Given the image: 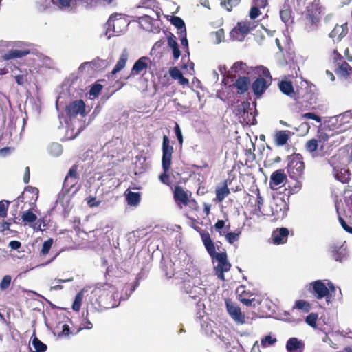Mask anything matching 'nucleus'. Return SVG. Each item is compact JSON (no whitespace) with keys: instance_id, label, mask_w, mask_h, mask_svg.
Instances as JSON below:
<instances>
[{"instance_id":"obj_1","label":"nucleus","mask_w":352,"mask_h":352,"mask_svg":"<svg viewBox=\"0 0 352 352\" xmlns=\"http://www.w3.org/2000/svg\"><path fill=\"white\" fill-rule=\"evenodd\" d=\"M199 234L203 244L210 256L212 259H216L218 264L214 267L215 274L221 280H225L224 273L228 272L231 268V264L228 261V255L226 251L217 252L214 241L210 237V234L206 230H200Z\"/></svg>"},{"instance_id":"obj_2","label":"nucleus","mask_w":352,"mask_h":352,"mask_svg":"<svg viewBox=\"0 0 352 352\" xmlns=\"http://www.w3.org/2000/svg\"><path fill=\"white\" fill-rule=\"evenodd\" d=\"M323 10L324 8L320 0H314L307 6L303 19L306 31L309 32L318 29L320 23Z\"/></svg>"},{"instance_id":"obj_3","label":"nucleus","mask_w":352,"mask_h":352,"mask_svg":"<svg viewBox=\"0 0 352 352\" xmlns=\"http://www.w3.org/2000/svg\"><path fill=\"white\" fill-rule=\"evenodd\" d=\"M99 293L98 302L101 307L110 309L119 305V294L113 285H104L99 289Z\"/></svg>"},{"instance_id":"obj_4","label":"nucleus","mask_w":352,"mask_h":352,"mask_svg":"<svg viewBox=\"0 0 352 352\" xmlns=\"http://www.w3.org/2000/svg\"><path fill=\"white\" fill-rule=\"evenodd\" d=\"M328 287L322 280H317L306 285L307 291L318 300L325 298L327 302L331 298V292H335L336 288L331 282L329 281Z\"/></svg>"},{"instance_id":"obj_5","label":"nucleus","mask_w":352,"mask_h":352,"mask_svg":"<svg viewBox=\"0 0 352 352\" xmlns=\"http://www.w3.org/2000/svg\"><path fill=\"white\" fill-rule=\"evenodd\" d=\"M329 136L322 129H318L315 138L308 140L305 148L313 157L322 156L324 154L326 142L329 140Z\"/></svg>"},{"instance_id":"obj_6","label":"nucleus","mask_w":352,"mask_h":352,"mask_svg":"<svg viewBox=\"0 0 352 352\" xmlns=\"http://www.w3.org/2000/svg\"><path fill=\"white\" fill-rule=\"evenodd\" d=\"M287 170L291 179H302L305 165L302 156L299 153H294L287 157Z\"/></svg>"},{"instance_id":"obj_7","label":"nucleus","mask_w":352,"mask_h":352,"mask_svg":"<svg viewBox=\"0 0 352 352\" xmlns=\"http://www.w3.org/2000/svg\"><path fill=\"white\" fill-rule=\"evenodd\" d=\"M278 87L284 94L294 98L299 104H302L304 98L310 95L307 90L304 91L302 89L297 88L294 91L292 82L288 80L280 81L278 83Z\"/></svg>"},{"instance_id":"obj_8","label":"nucleus","mask_w":352,"mask_h":352,"mask_svg":"<svg viewBox=\"0 0 352 352\" xmlns=\"http://www.w3.org/2000/svg\"><path fill=\"white\" fill-rule=\"evenodd\" d=\"M107 34L118 36L126 30L128 23L124 18L111 16L107 22Z\"/></svg>"},{"instance_id":"obj_9","label":"nucleus","mask_w":352,"mask_h":352,"mask_svg":"<svg viewBox=\"0 0 352 352\" xmlns=\"http://www.w3.org/2000/svg\"><path fill=\"white\" fill-rule=\"evenodd\" d=\"M38 198V189L30 186L25 188L24 191L13 201L14 206L18 208L20 202L28 203L30 206L35 205Z\"/></svg>"},{"instance_id":"obj_10","label":"nucleus","mask_w":352,"mask_h":352,"mask_svg":"<svg viewBox=\"0 0 352 352\" xmlns=\"http://www.w3.org/2000/svg\"><path fill=\"white\" fill-rule=\"evenodd\" d=\"M263 75L267 78H264L263 76H259L252 84V91L258 98L261 97L268 88L272 80L270 71L267 69H265Z\"/></svg>"},{"instance_id":"obj_11","label":"nucleus","mask_w":352,"mask_h":352,"mask_svg":"<svg viewBox=\"0 0 352 352\" xmlns=\"http://www.w3.org/2000/svg\"><path fill=\"white\" fill-rule=\"evenodd\" d=\"M252 29L250 21L238 22L230 33V38L233 41H243Z\"/></svg>"},{"instance_id":"obj_12","label":"nucleus","mask_w":352,"mask_h":352,"mask_svg":"<svg viewBox=\"0 0 352 352\" xmlns=\"http://www.w3.org/2000/svg\"><path fill=\"white\" fill-rule=\"evenodd\" d=\"M162 169L167 170L170 168L172 162V155L174 152L173 146L170 144V140L167 135H164L162 141Z\"/></svg>"},{"instance_id":"obj_13","label":"nucleus","mask_w":352,"mask_h":352,"mask_svg":"<svg viewBox=\"0 0 352 352\" xmlns=\"http://www.w3.org/2000/svg\"><path fill=\"white\" fill-rule=\"evenodd\" d=\"M65 113L70 118L76 117L78 114L85 116V104L82 100H77L71 102L65 107Z\"/></svg>"},{"instance_id":"obj_14","label":"nucleus","mask_w":352,"mask_h":352,"mask_svg":"<svg viewBox=\"0 0 352 352\" xmlns=\"http://www.w3.org/2000/svg\"><path fill=\"white\" fill-rule=\"evenodd\" d=\"M192 192L184 189L181 186H175L173 190V199L177 206L182 208L190 197H191Z\"/></svg>"},{"instance_id":"obj_15","label":"nucleus","mask_w":352,"mask_h":352,"mask_svg":"<svg viewBox=\"0 0 352 352\" xmlns=\"http://www.w3.org/2000/svg\"><path fill=\"white\" fill-rule=\"evenodd\" d=\"M226 309L232 318L238 322L243 323L245 316L241 313L240 307L230 299H226Z\"/></svg>"},{"instance_id":"obj_16","label":"nucleus","mask_w":352,"mask_h":352,"mask_svg":"<svg viewBox=\"0 0 352 352\" xmlns=\"http://www.w3.org/2000/svg\"><path fill=\"white\" fill-rule=\"evenodd\" d=\"M287 177L283 169H278L273 172L270 176V186L272 190H277L280 185L285 184Z\"/></svg>"},{"instance_id":"obj_17","label":"nucleus","mask_w":352,"mask_h":352,"mask_svg":"<svg viewBox=\"0 0 352 352\" xmlns=\"http://www.w3.org/2000/svg\"><path fill=\"white\" fill-rule=\"evenodd\" d=\"M236 292L239 295V300L246 306H256L258 301L255 299L252 293L247 292L244 286L239 287Z\"/></svg>"},{"instance_id":"obj_18","label":"nucleus","mask_w":352,"mask_h":352,"mask_svg":"<svg viewBox=\"0 0 352 352\" xmlns=\"http://www.w3.org/2000/svg\"><path fill=\"white\" fill-rule=\"evenodd\" d=\"M110 65V62L107 60H103L97 57L89 62H85L79 67V70L85 69L86 65H89L92 69L102 71L105 69Z\"/></svg>"},{"instance_id":"obj_19","label":"nucleus","mask_w":352,"mask_h":352,"mask_svg":"<svg viewBox=\"0 0 352 352\" xmlns=\"http://www.w3.org/2000/svg\"><path fill=\"white\" fill-rule=\"evenodd\" d=\"M289 230L286 228H276L272 234V239L274 244L280 245L287 242Z\"/></svg>"},{"instance_id":"obj_20","label":"nucleus","mask_w":352,"mask_h":352,"mask_svg":"<svg viewBox=\"0 0 352 352\" xmlns=\"http://www.w3.org/2000/svg\"><path fill=\"white\" fill-rule=\"evenodd\" d=\"M149 58L146 56L140 58L133 65L130 75L126 78L128 79L132 76L138 75L148 67Z\"/></svg>"},{"instance_id":"obj_21","label":"nucleus","mask_w":352,"mask_h":352,"mask_svg":"<svg viewBox=\"0 0 352 352\" xmlns=\"http://www.w3.org/2000/svg\"><path fill=\"white\" fill-rule=\"evenodd\" d=\"M287 352H302L305 349V343L296 337L290 338L286 343Z\"/></svg>"},{"instance_id":"obj_22","label":"nucleus","mask_w":352,"mask_h":352,"mask_svg":"<svg viewBox=\"0 0 352 352\" xmlns=\"http://www.w3.org/2000/svg\"><path fill=\"white\" fill-rule=\"evenodd\" d=\"M250 85V79L246 76H239L233 83V86L236 88V92L239 94H243L248 91Z\"/></svg>"},{"instance_id":"obj_23","label":"nucleus","mask_w":352,"mask_h":352,"mask_svg":"<svg viewBox=\"0 0 352 352\" xmlns=\"http://www.w3.org/2000/svg\"><path fill=\"white\" fill-rule=\"evenodd\" d=\"M335 178L343 184L348 183L351 179V173L346 168H333Z\"/></svg>"},{"instance_id":"obj_24","label":"nucleus","mask_w":352,"mask_h":352,"mask_svg":"<svg viewBox=\"0 0 352 352\" xmlns=\"http://www.w3.org/2000/svg\"><path fill=\"white\" fill-rule=\"evenodd\" d=\"M291 132L287 130L277 131L274 135V142L278 146L285 145L290 136Z\"/></svg>"},{"instance_id":"obj_25","label":"nucleus","mask_w":352,"mask_h":352,"mask_svg":"<svg viewBox=\"0 0 352 352\" xmlns=\"http://www.w3.org/2000/svg\"><path fill=\"white\" fill-rule=\"evenodd\" d=\"M30 53V50H17L13 49L9 50L3 54V58L4 60H8L10 59L21 58L28 55Z\"/></svg>"},{"instance_id":"obj_26","label":"nucleus","mask_w":352,"mask_h":352,"mask_svg":"<svg viewBox=\"0 0 352 352\" xmlns=\"http://www.w3.org/2000/svg\"><path fill=\"white\" fill-rule=\"evenodd\" d=\"M231 72L236 76L248 74H249L248 67L245 63L243 61H237L234 63L232 67H231Z\"/></svg>"},{"instance_id":"obj_27","label":"nucleus","mask_w":352,"mask_h":352,"mask_svg":"<svg viewBox=\"0 0 352 352\" xmlns=\"http://www.w3.org/2000/svg\"><path fill=\"white\" fill-rule=\"evenodd\" d=\"M128 59V54L126 50H124L121 54L119 60L115 65L113 70L111 72V76H113L122 69H123L126 65Z\"/></svg>"},{"instance_id":"obj_28","label":"nucleus","mask_w":352,"mask_h":352,"mask_svg":"<svg viewBox=\"0 0 352 352\" xmlns=\"http://www.w3.org/2000/svg\"><path fill=\"white\" fill-rule=\"evenodd\" d=\"M335 72L337 74L347 78L350 75H352V67L346 61H343L338 64V67Z\"/></svg>"},{"instance_id":"obj_29","label":"nucleus","mask_w":352,"mask_h":352,"mask_svg":"<svg viewBox=\"0 0 352 352\" xmlns=\"http://www.w3.org/2000/svg\"><path fill=\"white\" fill-rule=\"evenodd\" d=\"M215 192L216 200L219 202H221L230 194L227 180L223 182V185L221 187L217 188Z\"/></svg>"},{"instance_id":"obj_30","label":"nucleus","mask_w":352,"mask_h":352,"mask_svg":"<svg viewBox=\"0 0 352 352\" xmlns=\"http://www.w3.org/2000/svg\"><path fill=\"white\" fill-rule=\"evenodd\" d=\"M126 201L130 206H137L140 202V194L129 191L126 195Z\"/></svg>"},{"instance_id":"obj_31","label":"nucleus","mask_w":352,"mask_h":352,"mask_svg":"<svg viewBox=\"0 0 352 352\" xmlns=\"http://www.w3.org/2000/svg\"><path fill=\"white\" fill-rule=\"evenodd\" d=\"M295 180L294 184H291L288 186V195H293L298 193L302 188V183L300 181L301 179H294Z\"/></svg>"},{"instance_id":"obj_32","label":"nucleus","mask_w":352,"mask_h":352,"mask_svg":"<svg viewBox=\"0 0 352 352\" xmlns=\"http://www.w3.org/2000/svg\"><path fill=\"white\" fill-rule=\"evenodd\" d=\"M170 22L182 32L186 33V29L185 23L181 17L177 16H171Z\"/></svg>"},{"instance_id":"obj_33","label":"nucleus","mask_w":352,"mask_h":352,"mask_svg":"<svg viewBox=\"0 0 352 352\" xmlns=\"http://www.w3.org/2000/svg\"><path fill=\"white\" fill-rule=\"evenodd\" d=\"M293 308L302 310L305 313H308L311 309V305L308 302L304 300H296Z\"/></svg>"},{"instance_id":"obj_34","label":"nucleus","mask_w":352,"mask_h":352,"mask_svg":"<svg viewBox=\"0 0 352 352\" xmlns=\"http://www.w3.org/2000/svg\"><path fill=\"white\" fill-rule=\"evenodd\" d=\"M32 345L35 349V352H45L47 349V345L36 336L32 339Z\"/></svg>"},{"instance_id":"obj_35","label":"nucleus","mask_w":352,"mask_h":352,"mask_svg":"<svg viewBox=\"0 0 352 352\" xmlns=\"http://www.w3.org/2000/svg\"><path fill=\"white\" fill-rule=\"evenodd\" d=\"M53 5L61 10H66L71 7L74 0H52Z\"/></svg>"},{"instance_id":"obj_36","label":"nucleus","mask_w":352,"mask_h":352,"mask_svg":"<svg viewBox=\"0 0 352 352\" xmlns=\"http://www.w3.org/2000/svg\"><path fill=\"white\" fill-rule=\"evenodd\" d=\"M23 222L26 223H32L36 221L37 217L30 210L23 212L21 217Z\"/></svg>"},{"instance_id":"obj_37","label":"nucleus","mask_w":352,"mask_h":352,"mask_svg":"<svg viewBox=\"0 0 352 352\" xmlns=\"http://www.w3.org/2000/svg\"><path fill=\"white\" fill-rule=\"evenodd\" d=\"M241 3V0H223L221 1V6L225 8L227 11L231 12L232 9Z\"/></svg>"},{"instance_id":"obj_38","label":"nucleus","mask_w":352,"mask_h":352,"mask_svg":"<svg viewBox=\"0 0 352 352\" xmlns=\"http://www.w3.org/2000/svg\"><path fill=\"white\" fill-rule=\"evenodd\" d=\"M252 192L256 195V201H255L256 210L258 212L262 213L263 212H262L261 209H262V206L264 203V200L261 195L260 190L258 188H256L255 190H254Z\"/></svg>"},{"instance_id":"obj_39","label":"nucleus","mask_w":352,"mask_h":352,"mask_svg":"<svg viewBox=\"0 0 352 352\" xmlns=\"http://www.w3.org/2000/svg\"><path fill=\"white\" fill-rule=\"evenodd\" d=\"M52 244H53V239L50 238L47 240H46L43 244L42 249L40 252V256H45L49 253Z\"/></svg>"},{"instance_id":"obj_40","label":"nucleus","mask_w":352,"mask_h":352,"mask_svg":"<svg viewBox=\"0 0 352 352\" xmlns=\"http://www.w3.org/2000/svg\"><path fill=\"white\" fill-rule=\"evenodd\" d=\"M318 317V314L314 312L310 313L307 316L305 322L311 327L316 328L317 327Z\"/></svg>"},{"instance_id":"obj_41","label":"nucleus","mask_w":352,"mask_h":352,"mask_svg":"<svg viewBox=\"0 0 352 352\" xmlns=\"http://www.w3.org/2000/svg\"><path fill=\"white\" fill-rule=\"evenodd\" d=\"M10 201L7 200L0 201V218H6Z\"/></svg>"},{"instance_id":"obj_42","label":"nucleus","mask_w":352,"mask_h":352,"mask_svg":"<svg viewBox=\"0 0 352 352\" xmlns=\"http://www.w3.org/2000/svg\"><path fill=\"white\" fill-rule=\"evenodd\" d=\"M77 166L76 165H73L69 172L67 173V175H66V183L68 182L69 181V179H70V178L73 179V180H76L78 181V172H77Z\"/></svg>"},{"instance_id":"obj_43","label":"nucleus","mask_w":352,"mask_h":352,"mask_svg":"<svg viewBox=\"0 0 352 352\" xmlns=\"http://www.w3.org/2000/svg\"><path fill=\"white\" fill-rule=\"evenodd\" d=\"M241 234V232H228L227 234L225 233L224 236L226 239V241L230 243L233 244L234 242L237 241L239 239V235Z\"/></svg>"},{"instance_id":"obj_44","label":"nucleus","mask_w":352,"mask_h":352,"mask_svg":"<svg viewBox=\"0 0 352 352\" xmlns=\"http://www.w3.org/2000/svg\"><path fill=\"white\" fill-rule=\"evenodd\" d=\"M170 168H168V169L167 170H163L164 172L160 175L159 176V179L160 181L165 184V185H167V186H170V176L168 175V172L170 170Z\"/></svg>"},{"instance_id":"obj_45","label":"nucleus","mask_w":352,"mask_h":352,"mask_svg":"<svg viewBox=\"0 0 352 352\" xmlns=\"http://www.w3.org/2000/svg\"><path fill=\"white\" fill-rule=\"evenodd\" d=\"M277 342V339L276 338L272 337L270 335L265 336L261 340V345L263 346H268L274 344Z\"/></svg>"},{"instance_id":"obj_46","label":"nucleus","mask_w":352,"mask_h":352,"mask_svg":"<svg viewBox=\"0 0 352 352\" xmlns=\"http://www.w3.org/2000/svg\"><path fill=\"white\" fill-rule=\"evenodd\" d=\"M12 277L10 275H6L0 283V289L1 290L7 289L11 284Z\"/></svg>"},{"instance_id":"obj_47","label":"nucleus","mask_w":352,"mask_h":352,"mask_svg":"<svg viewBox=\"0 0 352 352\" xmlns=\"http://www.w3.org/2000/svg\"><path fill=\"white\" fill-rule=\"evenodd\" d=\"M82 301V295L81 293L77 294L72 305V309L74 311H79Z\"/></svg>"},{"instance_id":"obj_48","label":"nucleus","mask_w":352,"mask_h":352,"mask_svg":"<svg viewBox=\"0 0 352 352\" xmlns=\"http://www.w3.org/2000/svg\"><path fill=\"white\" fill-rule=\"evenodd\" d=\"M225 227L226 222L223 220H218L214 225L215 230L218 232L221 236H223L226 233V231H223Z\"/></svg>"},{"instance_id":"obj_49","label":"nucleus","mask_w":352,"mask_h":352,"mask_svg":"<svg viewBox=\"0 0 352 352\" xmlns=\"http://www.w3.org/2000/svg\"><path fill=\"white\" fill-rule=\"evenodd\" d=\"M280 16L283 22L287 23L292 17V11L288 8L281 10L280 11Z\"/></svg>"},{"instance_id":"obj_50","label":"nucleus","mask_w":352,"mask_h":352,"mask_svg":"<svg viewBox=\"0 0 352 352\" xmlns=\"http://www.w3.org/2000/svg\"><path fill=\"white\" fill-rule=\"evenodd\" d=\"M102 87H103L102 85L100 84H98V83L94 84L89 91V94L91 96H94V97L98 96L99 95V94L100 93V91H102Z\"/></svg>"},{"instance_id":"obj_51","label":"nucleus","mask_w":352,"mask_h":352,"mask_svg":"<svg viewBox=\"0 0 352 352\" xmlns=\"http://www.w3.org/2000/svg\"><path fill=\"white\" fill-rule=\"evenodd\" d=\"M261 8V7H258L254 4V6L251 8L249 13L251 19H256L261 14L260 12Z\"/></svg>"},{"instance_id":"obj_52","label":"nucleus","mask_w":352,"mask_h":352,"mask_svg":"<svg viewBox=\"0 0 352 352\" xmlns=\"http://www.w3.org/2000/svg\"><path fill=\"white\" fill-rule=\"evenodd\" d=\"M169 74L173 79L177 80L182 73L177 67H173L169 69Z\"/></svg>"},{"instance_id":"obj_53","label":"nucleus","mask_w":352,"mask_h":352,"mask_svg":"<svg viewBox=\"0 0 352 352\" xmlns=\"http://www.w3.org/2000/svg\"><path fill=\"white\" fill-rule=\"evenodd\" d=\"M12 223H16L14 219H10L8 221H3L0 223V231L2 232H4L6 230H10V227L12 225Z\"/></svg>"},{"instance_id":"obj_54","label":"nucleus","mask_w":352,"mask_h":352,"mask_svg":"<svg viewBox=\"0 0 352 352\" xmlns=\"http://www.w3.org/2000/svg\"><path fill=\"white\" fill-rule=\"evenodd\" d=\"M86 200H87V205L90 208L97 207L101 203V201H98L96 197H92V196L87 197L86 199Z\"/></svg>"},{"instance_id":"obj_55","label":"nucleus","mask_w":352,"mask_h":352,"mask_svg":"<svg viewBox=\"0 0 352 352\" xmlns=\"http://www.w3.org/2000/svg\"><path fill=\"white\" fill-rule=\"evenodd\" d=\"M184 206H188L192 210L194 211H198L199 210L198 203L195 199H191L190 197L188 200V203H186Z\"/></svg>"},{"instance_id":"obj_56","label":"nucleus","mask_w":352,"mask_h":352,"mask_svg":"<svg viewBox=\"0 0 352 352\" xmlns=\"http://www.w3.org/2000/svg\"><path fill=\"white\" fill-rule=\"evenodd\" d=\"M167 42H168V45L170 48H175L176 47L178 46L177 43L175 41V36L170 32L169 33V34L167 36Z\"/></svg>"},{"instance_id":"obj_57","label":"nucleus","mask_w":352,"mask_h":352,"mask_svg":"<svg viewBox=\"0 0 352 352\" xmlns=\"http://www.w3.org/2000/svg\"><path fill=\"white\" fill-rule=\"evenodd\" d=\"M175 133L177 138L178 142L180 145L183 144V135L180 127L177 123L175 124Z\"/></svg>"},{"instance_id":"obj_58","label":"nucleus","mask_w":352,"mask_h":352,"mask_svg":"<svg viewBox=\"0 0 352 352\" xmlns=\"http://www.w3.org/2000/svg\"><path fill=\"white\" fill-rule=\"evenodd\" d=\"M214 34L215 37H216V42H217V43H221V41H223L224 35H225V32H224V30L223 29H222V28L219 29L218 30L214 32Z\"/></svg>"},{"instance_id":"obj_59","label":"nucleus","mask_w":352,"mask_h":352,"mask_svg":"<svg viewBox=\"0 0 352 352\" xmlns=\"http://www.w3.org/2000/svg\"><path fill=\"white\" fill-rule=\"evenodd\" d=\"M338 221L341 225V226L342 227V228L348 233H350V234H352V228L350 227L346 223V221H344V219L339 216L338 217Z\"/></svg>"},{"instance_id":"obj_60","label":"nucleus","mask_w":352,"mask_h":352,"mask_svg":"<svg viewBox=\"0 0 352 352\" xmlns=\"http://www.w3.org/2000/svg\"><path fill=\"white\" fill-rule=\"evenodd\" d=\"M302 117L306 119H311L316 120L318 122H321L322 121V118L314 113H306L302 115Z\"/></svg>"},{"instance_id":"obj_61","label":"nucleus","mask_w":352,"mask_h":352,"mask_svg":"<svg viewBox=\"0 0 352 352\" xmlns=\"http://www.w3.org/2000/svg\"><path fill=\"white\" fill-rule=\"evenodd\" d=\"M78 181L74 180L73 181V179L70 178L69 179V181L67 183H66V177L65 178L64 182H63V187L67 188L68 190H71L72 187H74Z\"/></svg>"},{"instance_id":"obj_62","label":"nucleus","mask_w":352,"mask_h":352,"mask_svg":"<svg viewBox=\"0 0 352 352\" xmlns=\"http://www.w3.org/2000/svg\"><path fill=\"white\" fill-rule=\"evenodd\" d=\"M333 60L338 65L343 62V56L338 52L337 49L333 50Z\"/></svg>"},{"instance_id":"obj_63","label":"nucleus","mask_w":352,"mask_h":352,"mask_svg":"<svg viewBox=\"0 0 352 352\" xmlns=\"http://www.w3.org/2000/svg\"><path fill=\"white\" fill-rule=\"evenodd\" d=\"M15 80L19 85H23L27 81V78L24 75H17L15 76Z\"/></svg>"},{"instance_id":"obj_64","label":"nucleus","mask_w":352,"mask_h":352,"mask_svg":"<svg viewBox=\"0 0 352 352\" xmlns=\"http://www.w3.org/2000/svg\"><path fill=\"white\" fill-rule=\"evenodd\" d=\"M8 245L12 250H19L21 247V243L19 241H11Z\"/></svg>"}]
</instances>
